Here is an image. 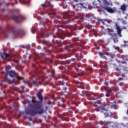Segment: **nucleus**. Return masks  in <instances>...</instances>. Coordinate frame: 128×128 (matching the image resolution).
Here are the masks:
<instances>
[{
    "mask_svg": "<svg viewBox=\"0 0 128 128\" xmlns=\"http://www.w3.org/2000/svg\"><path fill=\"white\" fill-rule=\"evenodd\" d=\"M26 114H30V112H26Z\"/></svg>",
    "mask_w": 128,
    "mask_h": 128,
    "instance_id": "29",
    "label": "nucleus"
},
{
    "mask_svg": "<svg viewBox=\"0 0 128 128\" xmlns=\"http://www.w3.org/2000/svg\"><path fill=\"white\" fill-rule=\"evenodd\" d=\"M104 4H106L107 6H110V3L106 0H104Z\"/></svg>",
    "mask_w": 128,
    "mask_h": 128,
    "instance_id": "13",
    "label": "nucleus"
},
{
    "mask_svg": "<svg viewBox=\"0 0 128 128\" xmlns=\"http://www.w3.org/2000/svg\"><path fill=\"white\" fill-rule=\"evenodd\" d=\"M64 36L67 35L68 36H70L72 34V32H66V34H64Z\"/></svg>",
    "mask_w": 128,
    "mask_h": 128,
    "instance_id": "7",
    "label": "nucleus"
},
{
    "mask_svg": "<svg viewBox=\"0 0 128 128\" xmlns=\"http://www.w3.org/2000/svg\"><path fill=\"white\" fill-rule=\"evenodd\" d=\"M127 114H128V110H127Z\"/></svg>",
    "mask_w": 128,
    "mask_h": 128,
    "instance_id": "30",
    "label": "nucleus"
},
{
    "mask_svg": "<svg viewBox=\"0 0 128 128\" xmlns=\"http://www.w3.org/2000/svg\"><path fill=\"white\" fill-rule=\"evenodd\" d=\"M115 26H116L117 32H118V34L119 36H120V37L122 36V28H120V27L118 25V24L115 23Z\"/></svg>",
    "mask_w": 128,
    "mask_h": 128,
    "instance_id": "2",
    "label": "nucleus"
},
{
    "mask_svg": "<svg viewBox=\"0 0 128 128\" xmlns=\"http://www.w3.org/2000/svg\"><path fill=\"white\" fill-rule=\"evenodd\" d=\"M8 56H10V54H5V57H4V56H2V58H8Z\"/></svg>",
    "mask_w": 128,
    "mask_h": 128,
    "instance_id": "8",
    "label": "nucleus"
},
{
    "mask_svg": "<svg viewBox=\"0 0 128 128\" xmlns=\"http://www.w3.org/2000/svg\"><path fill=\"white\" fill-rule=\"evenodd\" d=\"M90 72V70H92V68H90V69H89Z\"/></svg>",
    "mask_w": 128,
    "mask_h": 128,
    "instance_id": "28",
    "label": "nucleus"
},
{
    "mask_svg": "<svg viewBox=\"0 0 128 128\" xmlns=\"http://www.w3.org/2000/svg\"><path fill=\"white\" fill-rule=\"evenodd\" d=\"M106 34V30H103L102 34Z\"/></svg>",
    "mask_w": 128,
    "mask_h": 128,
    "instance_id": "15",
    "label": "nucleus"
},
{
    "mask_svg": "<svg viewBox=\"0 0 128 128\" xmlns=\"http://www.w3.org/2000/svg\"><path fill=\"white\" fill-rule=\"evenodd\" d=\"M120 10H122L123 12H124L126 10V4H123L122 6H120Z\"/></svg>",
    "mask_w": 128,
    "mask_h": 128,
    "instance_id": "4",
    "label": "nucleus"
},
{
    "mask_svg": "<svg viewBox=\"0 0 128 128\" xmlns=\"http://www.w3.org/2000/svg\"><path fill=\"white\" fill-rule=\"evenodd\" d=\"M46 6V4H42V6Z\"/></svg>",
    "mask_w": 128,
    "mask_h": 128,
    "instance_id": "26",
    "label": "nucleus"
},
{
    "mask_svg": "<svg viewBox=\"0 0 128 128\" xmlns=\"http://www.w3.org/2000/svg\"><path fill=\"white\" fill-rule=\"evenodd\" d=\"M77 84H78V86H79L80 88H82V90H84V88H86V87L82 86V83L78 82Z\"/></svg>",
    "mask_w": 128,
    "mask_h": 128,
    "instance_id": "5",
    "label": "nucleus"
},
{
    "mask_svg": "<svg viewBox=\"0 0 128 128\" xmlns=\"http://www.w3.org/2000/svg\"><path fill=\"white\" fill-rule=\"evenodd\" d=\"M38 114H42V110L40 111V112H38Z\"/></svg>",
    "mask_w": 128,
    "mask_h": 128,
    "instance_id": "25",
    "label": "nucleus"
},
{
    "mask_svg": "<svg viewBox=\"0 0 128 128\" xmlns=\"http://www.w3.org/2000/svg\"><path fill=\"white\" fill-rule=\"evenodd\" d=\"M64 24H66L64 23Z\"/></svg>",
    "mask_w": 128,
    "mask_h": 128,
    "instance_id": "36",
    "label": "nucleus"
},
{
    "mask_svg": "<svg viewBox=\"0 0 128 128\" xmlns=\"http://www.w3.org/2000/svg\"><path fill=\"white\" fill-rule=\"evenodd\" d=\"M17 79L18 80H22L23 78H22V77H20V76H17Z\"/></svg>",
    "mask_w": 128,
    "mask_h": 128,
    "instance_id": "14",
    "label": "nucleus"
},
{
    "mask_svg": "<svg viewBox=\"0 0 128 128\" xmlns=\"http://www.w3.org/2000/svg\"><path fill=\"white\" fill-rule=\"evenodd\" d=\"M105 116H106V114H105Z\"/></svg>",
    "mask_w": 128,
    "mask_h": 128,
    "instance_id": "35",
    "label": "nucleus"
},
{
    "mask_svg": "<svg viewBox=\"0 0 128 128\" xmlns=\"http://www.w3.org/2000/svg\"><path fill=\"white\" fill-rule=\"evenodd\" d=\"M106 124H112V122H110V121L106 122Z\"/></svg>",
    "mask_w": 128,
    "mask_h": 128,
    "instance_id": "17",
    "label": "nucleus"
},
{
    "mask_svg": "<svg viewBox=\"0 0 128 128\" xmlns=\"http://www.w3.org/2000/svg\"><path fill=\"white\" fill-rule=\"evenodd\" d=\"M99 54L100 56H104V52H100Z\"/></svg>",
    "mask_w": 128,
    "mask_h": 128,
    "instance_id": "19",
    "label": "nucleus"
},
{
    "mask_svg": "<svg viewBox=\"0 0 128 128\" xmlns=\"http://www.w3.org/2000/svg\"><path fill=\"white\" fill-rule=\"evenodd\" d=\"M124 28H126V27H124Z\"/></svg>",
    "mask_w": 128,
    "mask_h": 128,
    "instance_id": "33",
    "label": "nucleus"
},
{
    "mask_svg": "<svg viewBox=\"0 0 128 128\" xmlns=\"http://www.w3.org/2000/svg\"><path fill=\"white\" fill-rule=\"evenodd\" d=\"M106 96H108V98L110 96V93H106Z\"/></svg>",
    "mask_w": 128,
    "mask_h": 128,
    "instance_id": "16",
    "label": "nucleus"
},
{
    "mask_svg": "<svg viewBox=\"0 0 128 128\" xmlns=\"http://www.w3.org/2000/svg\"><path fill=\"white\" fill-rule=\"evenodd\" d=\"M123 24H126V21H123Z\"/></svg>",
    "mask_w": 128,
    "mask_h": 128,
    "instance_id": "24",
    "label": "nucleus"
},
{
    "mask_svg": "<svg viewBox=\"0 0 128 128\" xmlns=\"http://www.w3.org/2000/svg\"><path fill=\"white\" fill-rule=\"evenodd\" d=\"M74 44H80V40H74Z\"/></svg>",
    "mask_w": 128,
    "mask_h": 128,
    "instance_id": "10",
    "label": "nucleus"
},
{
    "mask_svg": "<svg viewBox=\"0 0 128 128\" xmlns=\"http://www.w3.org/2000/svg\"><path fill=\"white\" fill-rule=\"evenodd\" d=\"M72 30H76V26H74L72 28Z\"/></svg>",
    "mask_w": 128,
    "mask_h": 128,
    "instance_id": "22",
    "label": "nucleus"
},
{
    "mask_svg": "<svg viewBox=\"0 0 128 128\" xmlns=\"http://www.w3.org/2000/svg\"><path fill=\"white\" fill-rule=\"evenodd\" d=\"M114 42H116V40H114Z\"/></svg>",
    "mask_w": 128,
    "mask_h": 128,
    "instance_id": "34",
    "label": "nucleus"
},
{
    "mask_svg": "<svg viewBox=\"0 0 128 128\" xmlns=\"http://www.w3.org/2000/svg\"><path fill=\"white\" fill-rule=\"evenodd\" d=\"M104 10H106L107 12H110L111 14H114V10L110 8H104Z\"/></svg>",
    "mask_w": 128,
    "mask_h": 128,
    "instance_id": "3",
    "label": "nucleus"
},
{
    "mask_svg": "<svg viewBox=\"0 0 128 128\" xmlns=\"http://www.w3.org/2000/svg\"><path fill=\"white\" fill-rule=\"evenodd\" d=\"M116 70H117V72L120 71V68H116Z\"/></svg>",
    "mask_w": 128,
    "mask_h": 128,
    "instance_id": "23",
    "label": "nucleus"
},
{
    "mask_svg": "<svg viewBox=\"0 0 128 128\" xmlns=\"http://www.w3.org/2000/svg\"><path fill=\"white\" fill-rule=\"evenodd\" d=\"M98 0V2H100V0Z\"/></svg>",
    "mask_w": 128,
    "mask_h": 128,
    "instance_id": "31",
    "label": "nucleus"
},
{
    "mask_svg": "<svg viewBox=\"0 0 128 128\" xmlns=\"http://www.w3.org/2000/svg\"><path fill=\"white\" fill-rule=\"evenodd\" d=\"M105 50H107V52H108L110 50V48H106Z\"/></svg>",
    "mask_w": 128,
    "mask_h": 128,
    "instance_id": "21",
    "label": "nucleus"
},
{
    "mask_svg": "<svg viewBox=\"0 0 128 128\" xmlns=\"http://www.w3.org/2000/svg\"><path fill=\"white\" fill-rule=\"evenodd\" d=\"M72 62H74V59H72Z\"/></svg>",
    "mask_w": 128,
    "mask_h": 128,
    "instance_id": "27",
    "label": "nucleus"
},
{
    "mask_svg": "<svg viewBox=\"0 0 128 128\" xmlns=\"http://www.w3.org/2000/svg\"><path fill=\"white\" fill-rule=\"evenodd\" d=\"M16 72L14 71H10L6 73V78L8 80V82H14V74Z\"/></svg>",
    "mask_w": 128,
    "mask_h": 128,
    "instance_id": "1",
    "label": "nucleus"
},
{
    "mask_svg": "<svg viewBox=\"0 0 128 128\" xmlns=\"http://www.w3.org/2000/svg\"><path fill=\"white\" fill-rule=\"evenodd\" d=\"M78 56L79 58H82V53L81 52L78 54Z\"/></svg>",
    "mask_w": 128,
    "mask_h": 128,
    "instance_id": "18",
    "label": "nucleus"
},
{
    "mask_svg": "<svg viewBox=\"0 0 128 128\" xmlns=\"http://www.w3.org/2000/svg\"><path fill=\"white\" fill-rule=\"evenodd\" d=\"M12 20H16V16L14 15L13 16H12Z\"/></svg>",
    "mask_w": 128,
    "mask_h": 128,
    "instance_id": "12",
    "label": "nucleus"
},
{
    "mask_svg": "<svg viewBox=\"0 0 128 128\" xmlns=\"http://www.w3.org/2000/svg\"><path fill=\"white\" fill-rule=\"evenodd\" d=\"M101 22H102V24H104V22H108V19H103V20H101Z\"/></svg>",
    "mask_w": 128,
    "mask_h": 128,
    "instance_id": "9",
    "label": "nucleus"
},
{
    "mask_svg": "<svg viewBox=\"0 0 128 128\" xmlns=\"http://www.w3.org/2000/svg\"><path fill=\"white\" fill-rule=\"evenodd\" d=\"M106 44H108V43H106Z\"/></svg>",
    "mask_w": 128,
    "mask_h": 128,
    "instance_id": "32",
    "label": "nucleus"
},
{
    "mask_svg": "<svg viewBox=\"0 0 128 128\" xmlns=\"http://www.w3.org/2000/svg\"><path fill=\"white\" fill-rule=\"evenodd\" d=\"M37 96L40 100H42V94L38 92L37 94Z\"/></svg>",
    "mask_w": 128,
    "mask_h": 128,
    "instance_id": "6",
    "label": "nucleus"
},
{
    "mask_svg": "<svg viewBox=\"0 0 128 128\" xmlns=\"http://www.w3.org/2000/svg\"><path fill=\"white\" fill-rule=\"evenodd\" d=\"M84 6V4H79V6L80 7V8H82V6Z\"/></svg>",
    "mask_w": 128,
    "mask_h": 128,
    "instance_id": "20",
    "label": "nucleus"
},
{
    "mask_svg": "<svg viewBox=\"0 0 128 128\" xmlns=\"http://www.w3.org/2000/svg\"><path fill=\"white\" fill-rule=\"evenodd\" d=\"M124 46H128V41H124Z\"/></svg>",
    "mask_w": 128,
    "mask_h": 128,
    "instance_id": "11",
    "label": "nucleus"
}]
</instances>
